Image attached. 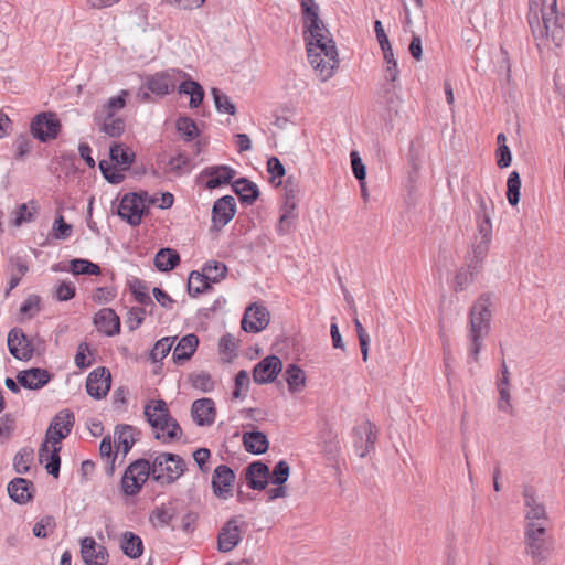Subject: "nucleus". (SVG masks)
I'll return each instance as SVG.
<instances>
[{
    "instance_id": "nucleus-1",
    "label": "nucleus",
    "mask_w": 565,
    "mask_h": 565,
    "mask_svg": "<svg viewBox=\"0 0 565 565\" xmlns=\"http://www.w3.org/2000/svg\"><path fill=\"white\" fill-rule=\"evenodd\" d=\"M305 41L310 65L321 82L329 81L339 66V55L329 30L319 18L315 0H301Z\"/></svg>"
},
{
    "instance_id": "nucleus-2",
    "label": "nucleus",
    "mask_w": 565,
    "mask_h": 565,
    "mask_svg": "<svg viewBox=\"0 0 565 565\" xmlns=\"http://www.w3.org/2000/svg\"><path fill=\"white\" fill-rule=\"evenodd\" d=\"M527 22L541 52H553L565 41V15L557 0H530Z\"/></svg>"
},
{
    "instance_id": "nucleus-3",
    "label": "nucleus",
    "mask_w": 565,
    "mask_h": 565,
    "mask_svg": "<svg viewBox=\"0 0 565 565\" xmlns=\"http://www.w3.org/2000/svg\"><path fill=\"white\" fill-rule=\"evenodd\" d=\"M145 416L152 427L157 439L166 443L181 437V427L178 422L171 417L164 401L156 399L148 403L145 406Z\"/></svg>"
},
{
    "instance_id": "nucleus-4",
    "label": "nucleus",
    "mask_w": 565,
    "mask_h": 565,
    "mask_svg": "<svg viewBox=\"0 0 565 565\" xmlns=\"http://www.w3.org/2000/svg\"><path fill=\"white\" fill-rule=\"evenodd\" d=\"M490 302L488 298H479L472 306L469 316V355L477 361L481 351V341L490 329Z\"/></svg>"
},
{
    "instance_id": "nucleus-5",
    "label": "nucleus",
    "mask_w": 565,
    "mask_h": 565,
    "mask_svg": "<svg viewBox=\"0 0 565 565\" xmlns=\"http://www.w3.org/2000/svg\"><path fill=\"white\" fill-rule=\"evenodd\" d=\"M186 77V73L178 68H169L162 72H158L146 78L142 86L137 93V97L141 102H148L150 99V93L157 96H166L170 94L177 83Z\"/></svg>"
},
{
    "instance_id": "nucleus-6",
    "label": "nucleus",
    "mask_w": 565,
    "mask_h": 565,
    "mask_svg": "<svg viewBox=\"0 0 565 565\" xmlns=\"http://www.w3.org/2000/svg\"><path fill=\"white\" fill-rule=\"evenodd\" d=\"M525 554L534 564L547 562L555 551V540L547 530L524 531Z\"/></svg>"
},
{
    "instance_id": "nucleus-7",
    "label": "nucleus",
    "mask_w": 565,
    "mask_h": 565,
    "mask_svg": "<svg viewBox=\"0 0 565 565\" xmlns=\"http://www.w3.org/2000/svg\"><path fill=\"white\" fill-rule=\"evenodd\" d=\"M150 470L154 480L172 483L184 473L185 462L179 455L162 452L154 457Z\"/></svg>"
},
{
    "instance_id": "nucleus-8",
    "label": "nucleus",
    "mask_w": 565,
    "mask_h": 565,
    "mask_svg": "<svg viewBox=\"0 0 565 565\" xmlns=\"http://www.w3.org/2000/svg\"><path fill=\"white\" fill-rule=\"evenodd\" d=\"M524 498V531L547 530L550 527V518L542 500L535 494L533 489L525 488Z\"/></svg>"
},
{
    "instance_id": "nucleus-9",
    "label": "nucleus",
    "mask_w": 565,
    "mask_h": 565,
    "mask_svg": "<svg viewBox=\"0 0 565 565\" xmlns=\"http://www.w3.org/2000/svg\"><path fill=\"white\" fill-rule=\"evenodd\" d=\"M248 524L243 515H234L221 527L217 535V550L222 553L233 551L243 540Z\"/></svg>"
},
{
    "instance_id": "nucleus-10",
    "label": "nucleus",
    "mask_w": 565,
    "mask_h": 565,
    "mask_svg": "<svg viewBox=\"0 0 565 565\" xmlns=\"http://www.w3.org/2000/svg\"><path fill=\"white\" fill-rule=\"evenodd\" d=\"M151 475L150 462L138 459L130 463L121 479V490L127 495L137 494Z\"/></svg>"
},
{
    "instance_id": "nucleus-11",
    "label": "nucleus",
    "mask_w": 565,
    "mask_h": 565,
    "mask_svg": "<svg viewBox=\"0 0 565 565\" xmlns=\"http://www.w3.org/2000/svg\"><path fill=\"white\" fill-rule=\"evenodd\" d=\"M62 125L56 114L41 113L31 122V134L35 139L47 142L57 138Z\"/></svg>"
},
{
    "instance_id": "nucleus-12",
    "label": "nucleus",
    "mask_w": 565,
    "mask_h": 565,
    "mask_svg": "<svg viewBox=\"0 0 565 565\" xmlns=\"http://www.w3.org/2000/svg\"><path fill=\"white\" fill-rule=\"evenodd\" d=\"M143 213L142 201L137 193L131 192L122 196L118 206V215L128 224L132 226L139 225Z\"/></svg>"
},
{
    "instance_id": "nucleus-13",
    "label": "nucleus",
    "mask_w": 565,
    "mask_h": 565,
    "mask_svg": "<svg viewBox=\"0 0 565 565\" xmlns=\"http://www.w3.org/2000/svg\"><path fill=\"white\" fill-rule=\"evenodd\" d=\"M74 420V415L71 412L66 409L58 412L46 430L45 439L60 444L62 439L70 435Z\"/></svg>"
},
{
    "instance_id": "nucleus-14",
    "label": "nucleus",
    "mask_w": 565,
    "mask_h": 565,
    "mask_svg": "<svg viewBox=\"0 0 565 565\" xmlns=\"http://www.w3.org/2000/svg\"><path fill=\"white\" fill-rule=\"evenodd\" d=\"M111 384L110 372L106 367H97L92 371L86 380V391L95 399L104 398Z\"/></svg>"
},
{
    "instance_id": "nucleus-15",
    "label": "nucleus",
    "mask_w": 565,
    "mask_h": 565,
    "mask_svg": "<svg viewBox=\"0 0 565 565\" xmlns=\"http://www.w3.org/2000/svg\"><path fill=\"white\" fill-rule=\"evenodd\" d=\"M268 310L256 303L250 305L242 319V329L246 332L257 333L264 330L269 323Z\"/></svg>"
},
{
    "instance_id": "nucleus-16",
    "label": "nucleus",
    "mask_w": 565,
    "mask_h": 565,
    "mask_svg": "<svg viewBox=\"0 0 565 565\" xmlns=\"http://www.w3.org/2000/svg\"><path fill=\"white\" fill-rule=\"evenodd\" d=\"M282 370V362L276 355H268L253 370V379L258 384L271 383Z\"/></svg>"
},
{
    "instance_id": "nucleus-17",
    "label": "nucleus",
    "mask_w": 565,
    "mask_h": 565,
    "mask_svg": "<svg viewBox=\"0 0 565 565\" xmlns=\"http://www.w3.org/2000/svg\"><path fill=\"white\" fill-rule=\"evenodd\" d=\"M81 556L86 565H106L109 558L107 548L97 544L93 537L81 540Z\"/></svg>"
},
{
    "instance_id": "nucleus-18",
    "label": "nucleus",
    "mask_w": 565,
    "mask_h": 565,
    "mask_svg": "<svg viewBox=\"0 0 565 565\" xmlns=\"http://www.w3.org/2000/svg\"><path fill=\"white\" fill-rule=\"evenodd\" d=\"M8 348L18 360L28 361L33 355V348L25 334L20 329H12L8 334Z\"/></svg>"
},
{
    "instance_id": "nucleus-19",
    "label": "nucleus",
    "mask_w": 565,
    "mask_h": 565,
    "mask_svg": "<svg viewBox=\"0 0 565 565\" xmlns=\"http://www.w3.org/2000/svg\"><path fill=\"white\" fill-rule=\"evenodd\" d=\"M60 450L61 447L58 446V444L47 441V439L44 440L39 450L40 462L44 463L47 472L55 478H57L60 473Z\"/></svg>"
},
{
    "instance_id": "nucleus-20",
    "label": "nucleus",
    "mask_w": 565,
    "mask_h": 565,
    "mask_svg": "<svg viewBox=\"0 0 565 565\" xmlns=\"http://www.w3.org/2000/svg\"><path fill=\"white\" fill-rule=\"evenodd\" d=\"M236 203L231 195H225L215 201L212 209V221L215 226H225L235 215Z\"/></svg>"
},
{
    "instance_id": "nucleus-21",
    "label": "nucleus",
    "mask_w": 565,
    "mask_h": 565,
    "mask_svg": "<svg viewBox=\"0 0 565 565\" xmlns=\"http://www.w3.org/2000/svg\"><path fill=\"white\" fill-rule=\"evenodd\" d=\"M94 324L99 332L113 337L120 331V319L111 308H103L94 316Z\"/></svg>"
},
{
    "instance_id": "nucleus-22",
    "label": "nucleus",
    "mask_w": 565,
    "mask_h": 565,
    "mask_svg": "<svg viewBox=\"0 0 565 565\" xmlns=\"http://www.w3.org/2000/svg\"><path fill=\"white\" fill-rule=\"evenodd\" d=\"M191 414L199 426H211L215 422L216 409L211 398H201L193 402Z\"/></svg>"
},
{
    "instance_id": "nucleus-23",
    "label": "nucleus",
    "mask_w": 565,
    "mask_h": 565,
    "mask_svg": "<svg viewBox=\"0 0 565 565\" xmlns=\"http://www.w3.org/2000/svg\"><path fill=\"white\" fill-rule=\"evenodd\" d=\"M235 475L232 469L225 465L215 468L212 477V487L215 495L226 498L232 491Z\"/></svg>"
},
{
    "instance_id": "nucleus-24",
    "label": "nucleus",
    "mask_w": 565,
    "mask_h": 565,
    "mask_svg": "<svg viewBox=\"0 0 565 565\" xmlns=\"http://www.w3.org/2000/svg\"><path fill=\"white\" fill-rule=\"evenodd\" d=\"M479 210L477 213L478 221V233L479 241H486V243H491L492 239V224H491V213H492V203L489 204L486 202L483 198L478 200Z\"/></svg>"
},
{
    "instance_id": "nucleus-25",
    "label": "nucleus",
    "mask_w": 565,
    "mask_h": 565,
    "mask_svg": "<svg viewBox=\"0 0 565 565\" xmlns=\"http://www.w3.org/2000/svg\"><path fill=\"white\" fill-rule=\"evenodd\" d=\"M269 479V469L268 467L260 462L256 461L250 463L246 469V480L249 488L254 490H263L266 488Z\"/></svg>"
},
{
    "instance_id": "nucleus-26",
    "label": "nucleus",
    "mask_w": 565,
    "mask_h": 565,
    "mask_svg": "<svg viewBox=\"0 0 565 565\" xmlns=\"http://www.w3.org/2000/svg\"><path fill=\"white\" fill-rule=\"evenodd\" d=\"M17 380L25 388L39 390L50 381V374L43 369H30L20 372Z\"/></svg>"
},
{
    "instance_id": "nucleus-27",
    "label": "nucleus",
    "mask_w": 565,
    "mask_h": 565,
    "mask_svg": "<svg viewBox=\"0 0 565 565\" xmlns=\"http://www.w3.org/2000/svg\"><path fill=\"white\" fill-rule=\"evenodd\" d=\"M204 174L209 177L206 186L209 189H216L221 185L227 184L234 177L235 170L227 166L210 167L204 170Z\"/></svg>"
},
{
    "instance_id": "nucleus-28",
    "label": "nucleus",
    "mask_w": 565,
    "mask_h": 565,
    "mask_svg": "<svg viewBox=\"0 0 565 565\" xmlns=\"http://www.w3.org/2000/svg\"><path fill=\"white\" fill-rule=\"evenodd\" d=\"M243 444L248 452L262 455L268 450L269 441L267 436L258 430L245 431L243 434Z\"/></svg>"
},
{
    "instance_id": "nucleus-29",
    "label": "nucleus",
    "mask_w": 565,
    "mask_h": 565,
    "mask_svg": "<svg viewBox=\"0 0 565 565\" xmlns=\"http://www.w3.org/2000/svg\"><path fill=\"white\" fill-rule=\"evenodd\" d=\"M32 482L24 478H15L8 484V493L10 498L19 504H24L32 498Z\"/></svg>"
},
{
    "instance_id": "nucleus-30",
    "label": "nucleus",
    "mask_w": 565,
    "mask_h": 565,
    "mask_svg": "<svg viewBox=\"0 0 565 565\" xmlns=\"http://www.w3.org/2000/svg\"><path fill=\"white\" fill-rule=\"evenodd\" d=\"M199 345V339L195 334L189 333L181 338L173 351V360L177 363L189 360Z\"/></svg>"
},
{
    "instance_id": "nucleus-31",
    "label": "nucleus",
    "mask_w": 565,
    "mask_h": 565,
    "mask_svg": "<svg viewBox=\"0 0 565 565\" xmlns=\"http://www.w3.org/2000/svg\"><path fill=\"white\" fill-rule=\"evenodd\" d=\"M137 436L138 431L132 426H117L115 429V444L117 450H121L124 455H127L135 445Z\"/></svg>"
},
{
    "instance_id": "nucleus-32",
    "label": "nucleus",
    "mask_w": 565,
    "mask_h": 565,
    "mask_svg": "<svg viewBox=\"0 0 565 565\" xmlns=\"http://www.w3.org/2000/svg\"><path fill=\"white\" fill-rule=\"evenodd\" d=\"M284 377L291 394L300 393L306 386V374L303 370L296 364H289L286 367Z\"/></svg>"
},
{
    "instance_id": "nucleus-33",
    "label": "nucleus",
    "mask_w": 565,
    "mask_h": 565,
    "mask_svg": "<svg viewBox=\"0 0 565 565\" xmlns=\"http://www.w3.org/2000/svg\"><path fill=\"white\" fill-rule=\"evenodd\" d=\"M120 548L126 556L136 559L142 555L143 543L140 536L127 531L122 533Z\"/></svg>"
},
{
    "instance_id": "nucleus-34",
    "label": "nucleus",
    "mask_w": 565,
    "mask_h": 565,
    "mask_svg": "<svg viewBox=\"0 0 565 565\" xmlns=\"http://www.w3.org/2000/svg\"><path fill=\"white\" fill-rule=\"evenodd\" d=\"M232 186L241 201L246 204H253L259 195L258 186L245 178L234 181Z\"/></svg>"
},
{
    "instance_id": "nucleus-35",
    "label": "nucleus",
    "mask_w": 565,
    "mask_h": 565,
    "mask_svg": "<svg viewBox=\"0 0 565 565\" xmlns=\"http://www.w3.org/2000/svg\"><path fill=\"white\" fill-rule=\"evenodd\" d=\"M110 159L118 164L121 170H127L135 159V152L122 143H115L110 147Z\"/></svg>"
},
{
    "instance_id": "nucleus-36",
    "label": "nucleus",
    "mask_w": 565,
    "mask_h": 565,
    "mask_svg": "<svg viewBox=\"0 0 565 565\" xmlns=\"http://www.w3.org/2000/svg\"><path fill=\"white\" fill-rule=\"evenodd\" d=\"M356 431L365 436L364 445L359 446L356 449L358 455L363 458L374 448L376 443V429L370 422H365L358 427Z\"/></svg>"
},
{
    "instance_id": "nucleus-37",
    "label": "nucleus",
    "mask_w": 565,
    "mask_h": 565,
    "mask_svg": "<svg viewBox=\"0 0 565 565\" xmlns=\"http://www.w3.org/2000/svg\"><path fill=\"white\" fill-rule=\"evenodd\" d=\"M38 211L39 204L35 200H31L28 203L20 204L13 213L14 218L12 221V224L19 227L23 223L32 222Z\"/></svg>"
},
{
    "instance_id": "nucleus-38",
    "label": "nucleus",
    "mask_w": 565,
    "mask_h": 565,
    "mask_svg": "<svg viewBox=\"0 0 565 565\" xmlns=\"http://www.w3.org/2000/svg\"><path fill=\"white\" fill-rule=\"evenodd\" d=\"M179 262V254L171 248L160 249L154 257V265L161 271L172 270Z\"/></svg>"
},
{
    "instance_id": "nucleus-39",
    "label": "nucleus",
    "mask_w": 565,
    "mask_h": 565,
    "mask_svg": "<svg viewBox=\"0 0 565 565\" xmlns=\"http://www.w3.org/2000/svg\"><path fill=\"white\" fill-rule=\"evenodd\" d=\"M174 516L175 508L171 503L162 504L152 511L150 522L156 527H164L170 524Z\"/></svg>"
},
{
    "instance_id": "nucleus-40",
    "label": "nucleus",
    "mask_w": 565,
    "mask_h": 565,
    "mask_svg": "<svg viewBox=\"0 0 565 565\" xmlns=\"http://www.w3.org/2000/svg\"><path fill=\"white\" fill-rule=\"evenodd\" d=\"M96 118L102 125L100 130L109 137H120L125 131V121L121 118L110 115Z\"/></svg>"
},
{
    "instance_id": "nucleus-41",
    "label": "nucleus",
    "mask_w": 565,
    "mask_h": 565,
    "mask_svg": "<svg viewBox=\"0 0 565 565\" xmlns=\"http://www.w3.org/2000/svg\"><path fill=\"white\" fill-rule=\"evenodd\" d=\"M127 96L128 92L124 89L118 96L109 98L107 103L97 110L96 117H104L108 115L115 117L116 113L125 107Z\"/></svg>"
},
{
    "instance_id": "nucleus-42",
    "label": "nucleus",
    "mask_w": 565,
    "mask_h": 565,
    "mask_svg": "<svg viewBox=\"0 0 565 565\" xmlns=\"http://www.w3.org/2000/svg\"><path fill=\"white\" fill-rule=\"evenodd\" d=\"M511 380L499 379L497 382V388L499 393L498 408L501 412L511 414L513 406L511 403L510 385Z\"/></svg>"
},
{
    "instance_id": "nucleus-43",
    "label": "nucleus",
    "mask_w": 565,
    "mask_h": 565,
    "mask_svg": "<svg viewBox=\"0 0 565 565\" xmlns=\"http://www.w3.org/2000/svg\"><path fill=\"white\" fill-rule=\"evenodd\" d=\"M202 271L204 273L205 278H207L209 282L215 284L225 278L227 267L222 262L209 260L202 268Z\"/></svg>"
},
{
    "instance_id": "nucleus-44",
    "label": "nucleus",
    "mask_w": 565,
    "mask_h": 565,
    "mask_svg": "<svg viewBox=\"0 0 565 565\" xmlns=\"http://www.w3.org/2000/svg\"><path fill=\"white\" fill-rule=\"evenodd\" d=\"M70 270L74 275H99L100 268L88 259L76 258L70 262Z\"/></svg>"
},
{
    "instance_id": "nucleus-45",
    "label": "nucleus",
    "mask_w": 565,
    "mask_h": 565,
    "mask_svg": "<svg viewBox=\"0 0 565 565\" xmlns=\"http://www.w3.org/2000/svg\"><path fill=\"white\" fill-rule=\"evenodd\" d=\"M210 288V282L204 273L193 270L189 276L188 290L190 295L196 296Z\"/></svg>"
},
{
    "instance_id": "nucleus-46",
    "label": "nucleus",
    "mask_w": 565,
    "mask_h": 565,
    "mask_svg": "<svg viewBox=\"0 0 565 565\" xmlns=\"http://www.w3.org/2000/svg\"><path fill=\"white\" fill-rule=\"evenodd\" d=\"M238 341L232 334H225L220 339L218 351L223 360L230 362L236 355Z\"/></svg>"
},
{
    "instance_id": "nucleus-47",
    "label": "nucleus",
    "mask_w": 565,
    "mask_h": 565,
    "mask_svg": "<svg viewBox=\"0 0 565 565\" xmlns=\"http://www.w3.org/2000/svg\"><path fill=\"white\" fill-rule=\"evenodd\" d=\"M174 340L175 338L172 337H166L158 340L150 352L151 360L153 362H159L163 360L171 351L174 344Z\"/></svg>"
},
{
    "instance_id": "nucleus-48",
    "label": "nucleus",
    "mask_w": 565,
    "mask_h": 565,
    "mask_svg": "<svg viewBox=\"0 0 565 565\" xmlns=\"http://www.w3.org/2000/svg\"><path fill=\"white\" fill-rule=\"evenodd\" d=\"M489 246L490 243H486V241H479L473 245L472 256L468 263L469 269H473L475 271L480 269V265L488 254Z\"/></svg>"
},
{
    "instance_id": "nucleus-49",
    "label": "nucleus",
    "mask_w": 565,
    "mask_h": 565,
    "mask_svg": "<svg viewBox=\"0 0 565 565\" xmlns=\"http://www.w3.org/2000/svg\"><path fill=\"white\" fill-rule=\"evenodd\" d=\"M212 96L214 98L215 107L218 113H226L228 115H235L236 107L230 99V97L221 92L218 88H212Z\"/></svg>"
},
{
    "instance_id": "nucleus-50",
    "label": "nucleus",
    "mask_w": 565,
    "mask_h": 565,
    "mask_svg": "<svg viewBox=\"0 0 565 565\" xmlns=\"http://www.w3.org/2000/svg\"><path fill=\"white\" fill-rule=\"evenodd\" d=\"M507 199L511 205H516L520 201L521 178L516 171L510 173L507 182Z\"/></svg>"
},
{
    "instance_id": "nucleus-51",
    "label": "nucleus",
    "mask_w": 565,
    "mask_h": 565,
    "mask_svg": "<svg viewBox=\"0 0 565 565\" xmlns=\"http://www.w3.org/2000/svg\"><path fill=\"white\" fill-rule=\"evenodd\" d=\"M177 130L186 141L193 140L199 135L196 124L189 117H180L177 120Z\"/></svg>"
},
{
    "instance_id": "nucleus-52",
    "label": "nucleus",
    "mask_w": 565,
    "mask_h": 565,
    "mask_svg": "<svg viewBox=\"0 0 565 565\" xmlns=\"http://www.w3.org/2000/svg\"><path fill=\"white\" fill-rule=\"evenodd\" d=\"M33 460V450L23 448L13 459V467L17 473L24 475L30 470V463Z\"/></svg>"
},
{
    "instance_id": "nucleus-53",
    "label": "nucleus",
    "mask_w": 565,
    "mask_h": 565,
    "mask_svg": "<svg viewBox=\"0 0 565 565\" xmlns=\"http://www.w3.org/2000/svg\"><path fill=\"white\" fill-rule=\"evenodd\" d=\"M267 171L270 174V182L275 186L281 184V178L285 175L286 170L281 161L277 157H270L267 161Z\"/></svg>"
},
{
    "instance_id": "nucleus-54",
    "label": "nucleus",
    "mask_w": 565,
    "mask_h": 565,
    "mask_svg": "<svg viewBox=\"0 0 565 565\" xmlns=\"http://www.w3.org/2000/svg\"><path fill=\"white\" fill-rule=\"evenodd\" d=\"M130 290L139 303L145 305V306L152 303V300L148 294V287L142 280H140L138 278H135L134 280H131L130 281Z\"/></svg>"
},
{
    "instance_id": "nucleus-55",
    "label": "nucleus",
    "mask_w": 565,
    "mask_h": 565,
    "mask_svg": "<svg viewBox=\"0 0 565 565\" xmlns=\"http://www.w3.org/2000/svg\"><path fill=\"white\" fill-rule=\"evenodd\" d=\"M56 526L55 520L53 516H44L40 521H38L33 526V534L36 537L45 539L51 533H53Z\"/></svg>"
},
{
    "instance_id": "nucleus-56",
    "label": "nucleus",
    "mask_w": 565,
    "mask_h": 565,
    "mask_svg": "<svg viewBox=\"0 0 565 565\" xmlns=\"http://www.w3.org/2000/svg\"><path fill=\"white\" fill-rule=\"evenodd\" d=\"M475 273L476 271L473 269H469V268L468 269H465V268L459 269L452 280L454 290L455 291L465 290L472 282Z\"/></svg>"
},
{
    "instance_id": "nucleus-57",
    "label": "nucleus",
    "mask_w": 565,
    "mask_h": 565,
    "mask_svg": "<svg viewBox=\"0 0 565 565\" xmlns=\"http://www.w3.org/2000/svg\"><path fill=\"white\" fill-rule=\"evenodd\" d=\"M290 468L289 465L285 460H280L275 466L271 475H269L270 482L276 486L284 484L289 477Z\"/></svg>"
},
{
    "instance_id": "nucleus-58",
    "label": "nucleus",
    "mask_w": 565,
    "mask_h": 565,
    "mask_svg": "<svg viewBox=\"0 0 565 565\" xmlns=\"http://www.w3.org/2000/svg\"><path fill=\"white\" fill-rule=\"evenodd\" d=\"M249 374L247 371L242 370L236 374L235 377V390L233 392V396L235 398H241L247 394L249 387Z\"/></svg>"
},
{
    "instance_id": "nucleus-59",
    "label": "nucleus",
    "mask_w": 565,
    "mask_h": 565,
    "mask_svg": "<svg viewBox=\"0 0 565 565\" xmlns=\"http://www.w3.org/2000/svg\"><path fill=\"white\" fill-rule=\"evenodd\" d=\"M76 287L71 281H61L55 288V297L60 301H67L75 297Z\"/></svg>"
},
{
    "instance_id": "nucleus-60",
    "label": "nucleus",
    "mask_w": 565,
    "mask_h": 565,
    "mask_svg": "<svg viewBox=\"0 0 565 565\" xmlns=\"http://www.w3.org/2000/svg\"><path fill=\"white\" fill-rule=\"evenodd\" d=\"M52 234L56 239H66L72 234V226L65 223L63 216H58L52 227Z\"/></svg>"
},
{
    "instance_id": "nucleus-61",
    "label": "nucleus",
    "mask_w": 565,
    "mask_h": 565,
    "mask_svg": "<svg viewBox=\"0 0 565 565\" xmlns=\"http://www.w3.org/2000/svg\"><path fill=\"white\" fill-rule=\"evenodd\" d=\"M192 385L202 392H211L214 388V381L210 374L201 372L191 379Z\"/></svg>"
},
{
    "instance_id": "nucleus-62",
    "label": "nucleus",
    "mask_w": 565,
    "mask_h": 565,
    "mask_svg": "<svg viewBox=\"0 0 565 565\" xmlns=\"http://www.w3.org/2000/svg\"><path fill=\"white\" fill-rule=\"evenodd\" d=\"M146 312L143 309L135 307L131 308L127 313L126 324L129 330L134 331L138 329L145 320Z\"/></svg>"
},
{
    "instance_id": "nucleus-63",
    "label": "nucleus",
    "mask_w": 565,
    "mask_h": 565,
    "mask_svg": "<svg viewBox=\"0 0 565 565\" xmlns=\"http://www.w3.org/2000/svg\"><path fill=\"white\" fill-rule=\"evenodd\" d=\"M99 169L104 174L105 179H107L113 184H119L124 180V174L121 171H117L110 168L107 161L102 160L99 162Z\"/></svg>"
},
{
    "instance_id": "nucleus-64",
    "label": "nucleus",
    "mask_w": 565,
    "mask_h": 565,
    "mask_svg": "<svg viewBox=\"0 0 565 565\" xmlns=\"http://www.w3.org/2000/svg\"><path fill=\"white\" fill-rule=\"evenodd\" d=\"M350 158H351V166H352V171H353L354 177L359 181H364L365 175H366V168H365V164L362 162V159H361L359 152L352 151L350 153Z\"/></svg>"
}]
</instances>
